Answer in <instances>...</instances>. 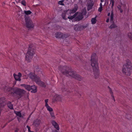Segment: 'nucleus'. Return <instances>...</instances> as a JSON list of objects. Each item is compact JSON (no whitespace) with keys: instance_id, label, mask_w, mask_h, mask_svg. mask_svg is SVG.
<instances>
[{"instance_id":"obj_1","label":"nucleus","mask_w":132,"mask_h":132,"mask_svg":"<svg viewBox=\"0 0 132 132\" xmlns=\"http://www.w3.org/2000/svg\"><path fill=\"white\" fill-rule=\"evenodd\" d=\"M59 70L64 75L67 76H71L79 81H80L82 79L80 75L76 74L75 72L71 70L67 66H60L59 67Z\"/></svg>"},{"instance_id":"obj_2","label":"nucleus","mask_w":132,"mask_h":132,"mask_svg":"<svg viewBox=\"0 0 132 132\" xmlns=\"http://www.w3.org/2000/svg\"><path fill=\"white\" fill-rule=\"evenodd\" d=\"M90 61L95 78H97L99 76V72L97 57L95 53H93L92 54Z\"/></svg>"},{"instance_id":"obj_3","label":"nucleus","mask_w":132,"mask_h":132,"mask_svg":"<svg viewBox=\"0 0 132 132\" xmlns=\"http://www.w3.org/2000/svg\"><path fill=\"white\" fill-rule=\"evenodd\" d=\"M132 67L130 62L129 59H127L126 64L124 65L122 68L123 73L129 76L131 72Z\"/></svg>"},{"instance_id":"obj_4","label":"nucleus","mask_w":132,"mask_h":132,"mask_svg":"<svg viewBox=\"0 0 132 132\" xmlns=\"http://www.w3.org/2000/svg\"><path fill=\"white\" fill-rule=\"evenodd\" d=\"M29 77L32 80L35 81L36 84L39 86L44 87H46L47 84L40 80V78L39 77H38L35 75V73L30 72L29 75Z\"/></svg>"},{"instance_id":"obj_5","label":"nucleus","mask_w":132,"mask_h":132,"mask_svg":"<svg viewBox=\"0 0 132 132\" xmlns=\"http://www.w3.org/2000/svg\"><path fill=\"white\" fill-rule=\"evenodd\" d=\"M35 49L33 48L32 45L31 44L29 45L25 57L26 60L28 62L31 61L33 55L35 53Z\"/></svg>"},{"instance_id":"obj_6","label":"nucleus","mask_w":132,"mask_h":132,"mask_svg":"<svg viewBox=\"0 0 132 132\" xmlns=\"http://www.w3.org/2000/svg\"><path fill=\"white\" fill-rule=\"evenodd\" d=\"M25 92V91L22 89L18 88L13 90V94L15 97L18 99L22 97Z\"/></svg>"},{"instance_id":"obj_7","label":"nucleus","mask_w":132,"mask_h":132,"mask_svg":"<svg viewBox=\"0 0 132 132\" xmlns=\"http://www.w3.org/2000/svg\"><path fill=\"white\" fill-rule=\"evenodd\" d=\"M25 21L26 27L29 28H33L34 25L32 21L28 18H25Z\"/></svg>"},{"instance_id":"obj_8","label":"nucleus","mask_w":132,"mask_h":132,"mask_svg":"<svg viewBox=\"0 0 132 132\" xmlns=\"http://www.w3.org/2000/svg\"><path fill=\"white\" fill-rule=\"evenodd\" d=\"M62 99V96L61 95L56 94L55 95L53 98V102H55L58 101H61Z\"/></svg>"},{"instance_id":"obj_9","label":"nucleus","mask_w":132,"mask_h":132,"mask_svg":"<svg viewBox=\"0 0 132 132\" xmlns=\"http://www.w3.org/2000/svg\"><path fill=\"white\" fill-rule=\"evenodd\" d=\"M84 16H83L82 15L81 13H78L77 15L75 18V20L76 21H79L81 20H82Z\"/></svg>"},{"instance_id":"obj_10","label":"nucleus","mask_w":132,"mask_h":132,"mask_svg":"<svg viewBox=\"0 0 132 132\" xmlns=\"http://www.w3.org/2000/svg\"><path fill=\"white\" fill-rule=\"evenodd\" d=\"M22 74L20 72H19L18 75L15 73L13 74V76L15 80L17 81H20L21 79V77L22 76Z\"/></svg>"},{"instance_id":"obj_11","label":"nucleus","mask_w":132,"mask_h":132,"mask_svg":"<svg viewBox=\"0 0 132 132\" xmlns=\"http://www.w3.org/2000/svg\"><path fill=\"white\" fill-rule=\"evenodd\" d=\"M65 35L60 32H57L55 34V36L57 38H65Z\"/></svg>"},{"instance_id":"obj_12","label":"nucleus","mask_w":132,"mask_h":132,"mask_svg":"<svg viewBox=\"0 0 132 132\" xmlns=\"http://www.w3.org/2000/svg\"><path fill=\"white\" fill-rule=\"evenodd\" d=\"M40 120L38 119H37L34 120L33 123V125L36 128H37L40 125Z\"/></svg>"},{"instance_id":"obj_13","label":"nucleus","mask_w":132,"mask_h":132,"mask_svg":"<svg viewBox=\"0 0 132 132\" xmlns=\"http://www.w3.org/2000/svg\"><path fill=\"white\" fill-rule=\"evenodd\" d=\"M51 123L52 125L57 130H59V127L58 123L54 120H53L52 121Z\"/></svg>"},{"instance_id":"obj_14","label":"nucleus","mask_w":132,"mask_h":132,"mask_svg":"<svg viewBox=\"0 0 132 132\" xmlns=\"http://www.w3.org/2000/svg\"><path fill=\"white\" fill-rule=\"evenodd\" d=\"M78 8V6L77 4L75 5L73 8L72 10H70L69 11V13L71 15V14L75 13L77 10Z\"/></svg>"},{"instance_id":"obj_15","label":"nucleus","mask_w":132,"mask_h":132,"mask_svg":"<svg viewBox=\"0 0 132 132\" xmlns=\"http://www.w3.org/2000/svg\"><path fill=\"white\" fill-rule=\"evenodd\" d=\"M2 87L1 88V89L4 90L6 92H9L11 91L12 90V88L6 86L2 85Z\"/></svg>"},{"instance_id":"obj_16","label":"nucleus","mask_w":132,"mask_h":132,"mask_svg":"<svg viewBox=\"0 0 132 132\" xmlns=\"http://www.w3.org/2000/svg\"><path fill=\"white\" fill-rule=\"evenodd\" d=\"M31 90H32L31 92L32 93H35L37 91V87L35 85L31 86Z\"/></svg>"},{"instance_id":"obj_17","label":"nucleus","mask_w":132,"mask_h":132,"mask_svg":"<svg viewBox=\"0 0 132 132\" xmlns=\"http://www.w3.org/2000/svg\"><path fill=\"white\" fill-rule=\"evenodd\" d=\"M21 86L24 87L26 89L28 90L29 91L31 90V86L29 85L25 84H22L21 85Z\"/></svg>"},{"instance_id":"obj_18","label":"nucleus","mask_w":132,"mask_h":132,"mask_svg":"<svg viewBox=\"0 0 132 132\" xmlns=\"http://www.w3.org/2000/svg\"><path fill=\"white\" fill-rule=\"evenodd\" d=\"M7 105L9 108L11 110H13L14 109L13 107V105L12 104L11 102L10 101H8L7 103Z\"/></svg>"},{"instance_id":"obj_19","label":"nucleus","mask_w":132,"mask_h":132,"mask_svg":"<svg viewBox=\"0 0 132 132\" xmlns=\"http://www.w3.org/2000/svg\"><path fill=\"white\" fill-rule=\"evenodd\" d=\"M67 12H68L67 11H64L62 14L61 16L62 17V18L63 19L65 20H66L67 19V18L65 17V16L66 15Z\"/></svg>"},{"instance_id":"obj_20","label":"nucleus","mask_w":132,"mask_h":132,"mask_svg":"<svg viewBox=\"0 0 132 132\" xmlns=\"http://www.w3.org/2000/svg\"><path fill=\"white\" fill-rule=\"evenodd\" d=\"M97 16H96L94 18H92L91 20V23L93 24H94L96 23L97 22Z\"/></svg>"},{"instance_id":"obj_21","label":"nucleus","mask_w":132,"mask_h":132,"mask_svg":"<svg viewBox=\"0 0 132 132\" xmlns=\"http://www.w3.org/2000/svg\"><path fill=\"white\" fill-rule=\"evenodd\" d=\"M78 14V12L75 13L74 15H73L72 16H68V18L69 19L72 20L73 19H74L76 16Z\"/></svg>"},{"instance_id":"obj_22","label":"nucleus","mask_w":132,"mask_h":132,"mask_svg":"<svg viewBox=\"0 0 132 132\" xmlns=\"http://www.w3.org/2000/svg\"><path fill=\"white\" fill-rule=\"evenodd\" d=\"M113 11H111V15L110 16V22H113Z\"/></svg>"},{"instance_id":"obj_23","label":"nucleus","mask_w":132,"mask_h":132,"mask_svg":"<svg viewBox=\"0 0 132 132\" xmlns=\"http://www.w3.org/2000/svg\"><path fill=\"white\" fill-rule=\"evenodd\" d=\"M14 113L16 114L17 116H18L20 117H22L21 113L19 111H14Z\"/></svg>"},{"instance_id":"obj_24","label":"nucleus","mask_w":132,"mask_h":132,"mask_svg":"<svg viewBox=\"0 0 132 132\" xmlns=\"http://www.w3.org/2000/svg\"><path fill=\"white\" fill-rule=\"evenodd\" d=\"M79 13H81L82 15L83 16L84 15H86L87 13V11L85 9H83L81 10V12H80Z\"/></svg>"},{"instance_id":"obj_25","label":"nucleus","mask_w":132,"mask_h":132,"mask_svg":"<svg viewBox=\"0 0 132 132\" xmlns=\"http://www.w3.org/2000/svg\"><path fill=\"white\" fill-rule=\"evenodd\" d=\"M47 108V110L49 112H52L53 111V109L51 108L48 105L45 106Z\"/></svg>"},{"instance_id":"obj_26","label":"nucleus","mask_w":132,"mask_h":132,"mask_svg":"<svg viewBox=\"0 0 132 132\" xmlns=\"http://www.w3.org/2000/svg\"><path fill=\"white\" fill-rule=\"evenodd\" d=\"M108 88L109 89L110 93L111 94V96L112 97L113 100H114V101H115V99H114V98L113 96V93L111 91V88L109 87V86H108Z\"/></svg>"},{"instance_id":"obj_27","label":"nucleus","mask_w":132,"mask_h":132,"mask_svg":"<svg viewBox=\"0 0 132 132\" xmlns=\"http://www.w3.org/2000/svg\"><path fill=\"white\" fill-rule=\"evenodd\" d=\"M113 23H112L111 25L109 27V28L110 29H112L117 27L116 25L114 23V22H113Z\"/></svg>"},{"instance_id":"obj_28","label":"nucleus","mask_w":132,"mask_h":132,"mask_svg":"<svg viewBox=\"0 0 132 132\" xmlns=\"http://www.w3.org/2000/svg\"><path fill=\"white\" fill-rule=\"evenodd\" d=\"M64 1V0H61L58 2V4L60 5L64 6V4L63 2Z\"/></svg>"},{"instance_id":"obj_29","label":"nucleus","mask_w":132,"mask_h":132,"mask_svg":"<svg viewBox=\"0 0 132 132\" xmlns=\"http://www.w3.org/2000/svg\"><path fill=\"white\" fill-rule=\"evenodd\" d=\"M24 13L26 15L30 14L32 13L31 12L30 10L24 11Z\"/></svg>"},{"instance_id":"obj_30","label":"nucleus","mask_w":132,"mask_h":132,"mask_svg":"<svg viewBox=\"0 0 132 132\" xmlns=\"http://www.w3.org/2000/svg\"><path fill=\"white\" fill-rule=\"evenodd\" d=\"M50 114L52 118L53 119H54L55 118V117L54 113L52 112H50Z\"/></svg>"},{"instance_id":"obj_31","label":"nucleus","mask_w":132,"mask_h":132,"mask_svg":"<svg viewBox=\"0 0 132 132\" xmlns=\"http://www.w3.org/2000/svg\"><path fill=\"white\" fill-rule=\"evenodd\" d=\"M110 4H111V7L112 8H113V7L114 6V0H110Z\"/></svg>"},{"instance_id":"obj_32","label":"nucleus","mask_w":132,"mask_h":132,"mask_svg":"<svg viewBox=\"0 0 132 132\" xmlns=\"http://www.w3.org/2000/svg\"><path fill=\"white\" fill-rule=\"evenodd\" d=\"M128 35L130 39L132 40V33H128Z\"/></svg>"},{"instance_id":"obj_33","label":"nucleus","mask_w":132,"mask_h":132,"mask_svg":"<svg viewBox=\"0 0 132 132\" xmlns=\"http://www.w3.org/2000/svg\"><path fill=\"white\" fill-rule=\"evenodd\" d=\"M48 99H46L45 100V106L48 105Z\"/></svg>"},{"instance_id":"obj_34","label":"nucleus","mask_w":132,"mask_h":132,"mask_svg":"<svg viewBox=\"0 0 132 132\" xmlns=\"http://www.w3.org/2000/svg\"><path fill=\"white\" fill-rule=\"evenodd\" d=\"M21 4L24 6H25L26 5V2L24 0H23L21 1Z\"/></svg>"},{"instance_id":"obj_35","label":"nucleus","mask_w":132,"mask_h":132,"mask_svg":"<svg viewBox=\"0 0 132 132\" xmlns=\"http://www.w3.org/2000/svg\"><path fill=\"white\" fill-rule=\"evenodd\" d=\"M102 10V7H100L98 8V11L99 12H101Z\"/></svg>"},{"instance_id":"obj_36","label":"nucleus","mask_w":132,"mask_h":132,"mask_svg":"<svg viewBox=\"0 0 132 132\" xmlns=\"http://www.w3.org/2000/svg\"><path fill=\"white\" fill-rule=\"evenodd\" d=\"M121 7H122V5H118V6L117 7L118 10H119L122 9Z\"/></svg>"},{"instance_id":"obj_37","label":"nucleus","mask_w":132,"mask_h":132,"mask_svg":"<svg viewBox=\"0 0 132 132\" xmlns=\"http://www.w3.org/2000/svg\"><path fill=\"white\" fill-rule=\"evenodd\" d=\"M26 127L28 129V132H30L31 131L30 130V128L29 126H27Z\"/></svg>"},{"instance_id":"obj_38","label":"nucleus","mask_w":132,"mask_h":132,"mask_svg":"<svg viewBox=\"0 0 132 132\" xmlns=\"http://www.w3.org/2000/svg\"><path fill=\"white\" fill-rule=\"evenodd\" d=\"M77 26H75L74 27V29L75 30H78V27H77Z\"/></svg>"},{"instance_id":"obj_39","label":"nucleus","mask_w":132,"mask_h":132,"mask_svg":"<svg viewBox=\"0 0 132 132\" xmlns=\"http://www.w3.org/2000/svg\"><path fill=\"white\" fill-rule=\"evenodd\" d=\"M128 116H129V117H127V116H126V117L128 119H129V118H130V117H131V116L130 115H128Z\"/></svg>"},{"instance_id":"obj_40","label":"nucleus","mask_w":132,"mask_h":132,"mask_svg":"<svg viewBox=\"0 0 132 132\" xmlns=\"http://www.w3.org/2000/svg\"><path fill=\"white\" fill-rule=\"evenodd\" d=\"M109 18H108V19H107L106 21V22H109Z\"/></svg>"},{"instance_id":"obj_41","label":"nucleus","mask_w":132,"mask_h":132,"mask_svg":"<svg viewBox=\"0 0 132 132\" xmlns=\"http://www.w3.org/2000/svg\"><path fill=\"white\" fill-rule=\"evenodd\" d=\"M19 130L18 129H16L15 131V132H18Z\"/></svg>"},{"instance_id":"obj_42","label":"nucleus","mask_w":132,"mask_h":132,"mask_svg":"<svg viewBox=\"0 0 132 132\" xmlns=\"http://www.w3.org/2000/svg\"><path fill=\"white\" fill-rule=\"evenodd\" d=\"M100 7H102V3H101L100 4Z\"/></svg>"},{"instance_id":"obj_43","label":"nucleus","mask_w":132,"mask_h":132,"mask_svg":"<svg viewBox=\"0 0 132 132\" xmlns=\"http://www.w3.org/2000/svg\"><path fill=\"white\" fill-rule=\"evenodd\" d=\"M120 10V13H122L123 12V11L122 9H121V10Z\"/></svg>"},{"instance_id":"obj_44","label":"nucleus","mask_w":132,"mask_h":132,"mask_svg":"<svg viewBox=\"0 0 132 132\" xmlns=\"http://www.w3.org/2000/svg\"><path fill=\"white\" fill-rule=\"evenodd\" d=\"M32 114V113H31V114H30V115L29 116V117H28V119H27V120H28L29 119V118H30V116H31V115Z\"/></svg>"},{"instance_id":"obj_45","label":"nucleus","mask_w":132,"mask_h":132,"mask_svg":"<svg viewBox=\"0 0 132 132\" xmlns=\"http://www.w3.org/2000/svg\"><path fill=\"white\" fill-rule=\"evenodd\" d=\"M104 0H101V3L103 2H104Z\"/></svg>"},{"instance_id":"obj_46","label":"nucleus","mask_w":132,"mask_h":132,"mask_svg":"<svg viewBox=\"0 0 132 132\" xmlns=\"http://www.w3.org/2000/svg\"><path fill=\"white\" fill-rule=\"evenodd\" d=\"M110 15V13H108V16H109Z\"/></svg>"},{"instance_id":"obj_47","label":"nucleus","mask_w":132,"mask_h":132,"mask_svg":"<svg viewBox=\"0 0 132 132\" xmlns=\"http://www.w3.org/2000/svg\"><path fill=\"white\" fill-rule=\"evenodd\" d=\"M15 40V42L16 43H17V40H15H15Z\"/></svg>"},{"instance_id":"obj_48","label":"nucleus","mask_w":132,"mask_h":132,"mask_svg":"<svg viewBox=\"0 0 132 132\" xmlns=\"http://www.w3.org/2000/svg\"><path fill=\"white\" fill-rule=\"evenodd\" d=\"M76 92L77 93H78V94H79L78 93V92H77V91H76Z\"/></svg>"},{"instance_id":"obj_49","label":"nucleus","mask_w":132,"mask_h":132,"mask_svg":"<svg viewBox=\"0 0 132 132\" xmlns=\"http://www.w3.org/2000/svg\"><path fill=\"white\" fill-rule=\"evenodd\" d=\"M30 132H34V131H30Z\"/></svg>"},{"instance_id":"obj_50","label":"nucleus","mask_w":132,"mask_h":132,"mask_svg":"<svg viewBox=\"0 0 132 132\" xmlns=\"http://www.w3.org/2000/svg\"><path fill=\"white\" fill-rule=\"evenodd\" d=\"M89 5H88V8H89Z\"/></svg>"},{"instance_id":"obj_51","label":"nucleus","mask_w":132,"mask_h":132,"mask_svg":"<svg viewBox=\"0 0 132 132\" xmlns=\"http://www.w3.org/2000/svg\"><path fill=\"white\" fill-rule=\"evenodd\" d=\"M66 1H68V0H66Z\"/></svg>"}]
</instances>
